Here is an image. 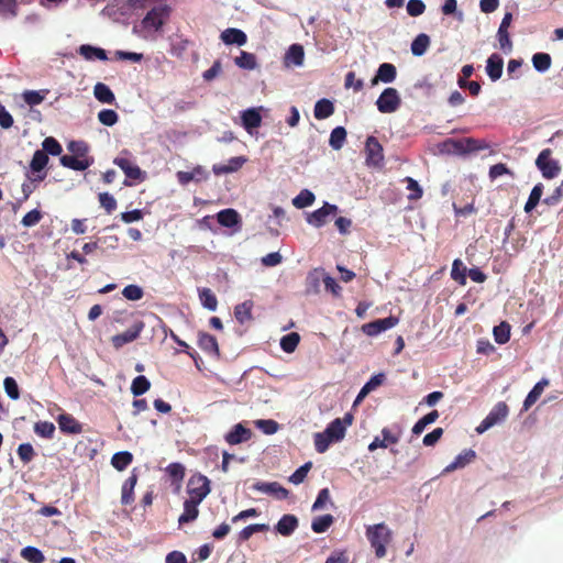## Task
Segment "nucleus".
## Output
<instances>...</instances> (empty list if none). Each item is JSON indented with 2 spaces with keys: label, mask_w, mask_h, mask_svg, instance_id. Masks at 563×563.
<instances>
[{
  "label": "nucleus",
  "mask_w": 563,
  "mask_h": 563,
  "mask_svg": "<svg viewBox=\"0 0 563 563\" xmlns=\"http://www.w3.org/2000/svg\"><path fill=\"white\" fill-rule=\"evenodd\" d=\"M366 537L375 551L376 558H384L387 553L386 548L391 542L393 538L390 529L384 522L368 526Z\"/></svg>",
  "instance_id": "obj_1"
},
{
  "label": "nucleus",
  "mask_w": 563,
  "mask_h": 563,
  "mask_svg": "<svg viewBox=\"0 0 563 563\" xmlns=\"http://www.w3.org/2000/svg\"><path fill=\"white\" fill-rule=\"evenodd\" d=\"M210 490V481L207 476L202 474H195L189 478L187 484L189 499H195L201 503L209 495Z\"/></svg>",
  "instance_id": "obj_2"
},
{
  "label": "nucleus",
  "mask_w": 563,
  "mask_h": 563,
  "mask_svg": "<svg viewBox=\"0 0 563 563\" xmlns=\"http://www.w3.org/2000/svg\"><path fill=\"white\" fill-rule=\"evenodd\" d=\"M552 151L544 148L536 159V165L547 179L555 178L561 173V166L558 161L551 158Z\"/></svg>",
  "instance_id": "obj_3"
},
{
  "label": "nucleus",
  "mask_w": 563,
  "mask_h": 563,
  "mask_svg": "<svg viewBox=\"0 0 563 563\" xmlns=\"http://www.w3.org/2000/svg\"><path fill=\"white\" fill-rule=\"evenodd\" d=\"M509 413V408L506 402H497L485 419L476 427V432L482 434L495 424L504 421Z\"/></svg>",
  "instance_id": "obj_4"
},
{
  "label": "nucleus",
  "mask_w": 563,
  "mask_h": 563,
  "mask_svg": "<svg viewBox=\"0 0 563 563\" xmlns=\"http://www.w3.org/2000/svg\"><path fill=\"white\" fill-rule=\"evenodd\" d=\"M401 104V98L396 88L388 87L384 89L378 99L376 106L382 113H393L398 110Z\"/></svg>",
  "instance_id": "obj_5"
},
{
  "label": "nucleus",
  "mask_w": 563,
  "mask_h": 563,
  "mask_svg": "<svg viewBox=\"0 0 563 563\" xmlns=\"http://www.w3.org/2000/svg\"><path fill=\"white\" fill-rule=\"evenodd\" d=\"M128 155L129 152L123 151L121 156L114 158L113 163L122 169L128 178L135 181H143L145 178L144 173Z\"/></svg>",
  "instance_id": "obj_6"
},
{
  "label": "nucleus",
  "mask_w": 563,
  "mask_h": 563,
  "mask_svg": "<svg viewBox=\"0 0 563 563\" xmlns=\"http://www.w3.org/2000/svg\"><path fill=\"white\" fill-rule=\"evenodd\" d=\"M365 162L367 166L378 167L384 162V150L375 136H368L365 142Z\"/></svg>",
  "instance_id": "obj_7"
},
{
  "label": "nucleus",
  "mask_w": 563,
  "mask_h": 563,
  "mask_svg": "<svg viewBox=\"0 0 563 563\" xmlns=\"http://www.w3.org/2000/svg\"><path fill=\"white\" fill-rule=\"evenodd\" d=\"M169 13L170 8L166 4L154 7L146 13L142 23L144 27H153L155 31H158L168 19Z\"/></svg>",
  "instance_id": "obj_8"
},
{
  "label": "nucleus",
  "mask_w": 563,
  "mask_h": 563,
  "mask_svg": "<svg viewBox=\"0 0 563 563\" xmlns=\"http://www.w3.org/2000/svg\"><path fill=\"white\" fill-rule=\"evenodd\" d=\"M352 422L353 416L351 413H346L343 419L336 418L325 428V435L331 438L334 442H339L344 439L346 428L351 426Z\"/></svg>",
  "instance_id": "obj_9"
},
{
  "label": "nucleus",
  "mask_w": 563,
  "mask_h": 563,
  "mask_svg": "<svg viewBox=\"0 0 563 563\" xmlns=\"http://www.w3.org/2000/svg\"><path fill=\"white\" fill-rule=\"evenodd\" d=\"M398 318L394 316H389L384 319H377L372 322L365 323L362 325V331L368 336H375L379 333L394 328L398 324Z\"/></svg>",
  "instance_id": "obj_10"
},
{
  "label": "nucleus",
  "mask_w": 563,
  "mask_h": 563,
  "mask_svg": "<svg viewBox=\"0 0 563 563\" xmlns=\"http://www.w3.org/2000/svg\"><path fill=\"white\" fill-rule=\"evenodd\" d=\"M143 328H144V323L142 321L135 322L126 331L113 335L111 339L112 345L115 349H121L123 345L133 342L134 340H136L140 336Z\"/></svg>",
  "instance_id": "obj_11"
},
{
  "label": "nucleus",
  "mask_w": 563,
  "mask_h": 563,
  "mask_svg": "<svg viewBox=\"0 0 563 563\" xmlns=\"http://www.w3.org/2000/svg\"><path fill=\"white\" fill-rule=\"evenodd\" d=\"M338 211V207L335 205H330L325 202L323 207L310 213L307 218L309 224L320 228L328 222V218L331 214H334Z\"/></svg>",
  "instance_id": "obj_12"
},
{
  "label": "nucleus",
  "mask_w": 563,
  "mask_h": 563,
  "mask_svg": "<svg viewBox=\"0 0 563 563\" xmlns=\"http://www.w3.org/2000/svg\"><path fill=\"white\" fill-rule=\"evenodd\" d=\"M511 21L512 14L510 12H506L497 32L499 46L505 53H509L512 49V43L508 33V27L510 26Z\"/></svg>",
  "instance_id": "obj_13"
},
{
  "label": "nucleus",
  "mask_w": 563,
  "mask_h": 563,
  "mask_svg": "<svg viewBox=\"0 0 563 563\" xmlns=\"http://www.w3.org/2000/svg\"><path fill=\"white\" fill-rule=\"evenodd\" d=\"M261 109L262 108H250L241 112L242 126L250 134H253V131L262 124Z\"/></svg>",
  "instance_id": "obj_14"
},
{
  "label": "nucleus",
  "mask_w": 563,
  "mask_h": 563,
  "mask_svg": "<svg viewBox=\"0 0 563 563\" xmlns=\"http://www.w3.org/2000/svg\"><path fill=\"white\" fill-rule=\"evenodd\" d=\"M253 489L264 494L273 495L277 499H286L289 494V492L277 482H257L253 485Z\"/></svg>",
  "instance_id": "obj_15"
},
{
  "label": "nucleus",
  "mask_w": 563,
  "mask_h": 563,
  "mask_svg": "<svg viewBox=\"0 0 563 563\" xmlns=\"http://www.w3.org/2000/svg\"><path fill=\"white\" fill-rule=\"evenodd\" d=\"M397 76V69L394 64L390 63H383L379 65L376 75L372 78L371 85L375 86L379 81L389 84L393 82L396 79Z\"/></svg>",
  "instance_id": "obj_16"
},
{
  "label": "nucleus",
  "mask_w": 563,
  "mask_h": 563,
  "mask_svg": "<svg viewBox=\"0 0 563 563\" xmlns=\"http://www.w3.org/2000/svg\"><path fill=\"white\" fill-rule=\"evenodd\" d=\"M57 422L63 433L79 434L82 432V424L69 413L59 415Z\"/></svg>",
  "instance_id": "obj_17"
},
{
  "label": "nucleus",
  "mask_w": 563,
  "mask_h": 563,
  "mask_svg": "<svg viewBox=\"0 0 563 563\" xmlns=\"http://www.w3.org/2000/svg\"><path fill=\"white\" fill-rule=\"evenodd\" d=\"M251 437L252 431L245 428L242 423H238L225 434V441L230 445H235L249 441Z\"/></svg>",
  "instance_id": "obj_18"
},
{
  "label": "nucleus",
  "mask_w": 563,
  "mask_h": 563,
  "mask_svg": "<svg viewBox=\"0 0 563 563\" xmlns=\"http://www.w3.org/2000/svg\"><path fill=\"white\" fill-rule=\"evenodd\" d=\"M198 346L209 355L219 356L220 354L219 344L216 336L207 332H199Z\"/></svg>",
  "instance_id": "obj_19"
},
{
  "label": "nucleus",
  "mask_w": 563,
  "mask_h": 563,
  "mask_svg": "<svg viewBox=\"0 0 563 563\" xmlns=\"http://www.w3.org/2000/svg\"><path fill=\"white\" fill-rule=\"evenodd\" d=\"M92 163V158H81L76 155H63L60 157V164L73 170H86Z\"/></svg>",
  "instance_id": "obj_20"
},
{
  "label": "nucleus",
  "mask_w": 563,
  "mask_h": 563,
  "mask_svg": "<svg viewBox=\"0 0 563 563\" xmlns=\"http://www.w3.org/2000/svg\"><path fill=\"white\" fill-rule=\"evenodd\" d=\"M298 518L295 515H284L275 526V530L284 537H289L298 528Z\"/></svg>",
  "instance_id": "obj_21"
},
{
  "label": "nucleus",
  "mask_w": 563,
  "mask_h": 563,
  "mask_svg": "<svg viewBox=\"0 0 563 563\" xmlns=\"http://www.w3.org/2000/svg\"><path fill=\"white\" fill-rule=\"evenodd\" d=\"M137 483V474L135 470L132 471L131 475L124 481L121 489V503L123 505H130L134 501V487Z\"/></svg>",
  "instance_id": "obj_22"
},
{
  "label": "nucleus",
  "mask_w": 563,
  "mask_h": 563,
  "mask_svg": "<svg viewBox=\"0 0 563 563\" xmlns=\"http://www.w3.org/2000/svg\"><path fill=\"white\" fill-rule=\"evenodd\" d=\"M220 37L222 42L227 45L236 44L239 46H242L247 42L246 34L242 30L235 27H229L224 30L221 33Z\"/></svg>",
  "instance_id": "obj_23"
},
{
  "label": "nucleus",
  "mask_w": 563,
  "mask_h": 563,
  "mask_svg": "<svg viewBox=\"0 0 563 563\" xmlns=\"http://www.w3.org/2000/svg\"><path fill=\"white\" fill-rule=\"evenodd\" d=\"M200 501L195 499H186L184 503V512L178 518V523L184 525L188 522H192L198 518L199 515V506Z\"/></svg>",
  "instance_id": "obj_24"
},
{
  "label": "nucleus",
  "mask_w": 563,
  "mask_h": 563,
  "mask_svg": "<svg viewBox=\"0 0 563 563\" xmlns=\"http://www.w3.org/2000/svg\"><path fill=\"white\" fill-rule=\"evenodd\" d=\"M504 60L498 54H493L488 57L486 64V73L488 77L496 81L503 75Z\"/></svg>",
  "instance_id": "obj_25"
},
{
  "label": "nucleus",
  "mask_w": 563,
  "mask_h": 563,
  "mask_svg": "<svg viewBox=\"0 0 563 563\" xmlns=\"http://www.w3.org/2000/svg\"><path fill=\"white\" fill-rule=\"evenodd\" d=\"M383 439L376 437L373 442L368 445V450L371 452L375 451L378 448L386 449L390 444H396L399 441V437L391 433V431L387 428L382 430Z\"/></svg>",
  "instance_id": "obj_26"
},
{
  "label": "nucleus",
  "mask_w": 563,
  "mask_h": 563,
  "mask_svg": "<svg viewBox=\"0 0 563 563\" xmlns=\"http://www.w3.org/2000/svg\"><path fill=\"white\" fill-rule=\"evenodd\" d=\"M547 386H549V380L547 378H542L533 386L523 401L525 411L529 410L530 407H532L538 401Z\"/></svg>",
  "instance_id": "obj_27"
},
{
  "label": "nucleus",
  "mask_w": 563,
  "mask_h": 563,
  "mask_svg": "<svg viewBox=\"0 0 563 563\" xmlns=\"http://www.w3.org/2000/svg\"><path fill=\"white\" fill-rule=\"evenodd\" d=\"M305 59V51L300 44H292L285 54V64L287 66H301Z\"/></svg>",
  "instance_id": "obj_28"
},
{
  "label": "nucleus",
  "mask_w": 563,
  "mask_h": 563,
  "mask_svg": "<svg viewBox=\"0 0 563 563\" xmlns=\"http://www.w3.org/2000/svg\"><path fill=\"white\" fill-rule=\"evenodd\" d=\"M218 222L225 228H233L241 222L240 214L234 209H223L217 214Z\"/></svg>",
  "instance_id": "obj_29"
},
{
  "label": "nucleus",
  "mask_w": 563,
  "mask_h": 563,
  "mask_svg": "<svg viewBox=\"0 0 563 563\" xmlns=\"http://www.w3.org/2000/svg\"><path fill=\"white\" fill-rule=\"evenodd\" d=\"M334 113V104L331 100L322 98L314 104L313 114L317 120H324Z\"/></svg>",
  "instance_id": "obj_30"
},
{
  "label": "nucleus",
  "mask_w": 563,
  "mask_h": 563,
  "mask_svg": "<svg viewBox=\"0 0 563 563\" xmlns=\"http://www.w3.org/2000/svg\"><path fill=\"white\" fill-rule=\"evenodd\" d=\"M476 454L473 450H465L464 452L460 453L452 463H450L445 468L444 472H453L457 468H463L468 463H471L475 459Z\"/></svg>",
  "instance_id": "obj_31"
},
{
  "label": "nucleus",
  "mask_w": 563,
  "mask_h": 563,
  "mask_svg": "<svg viewBox=\"0 0 563 563\" xmlns=\"http://www.w3.org/2000/svg\"><path fill=\"white\" fill-rule=\"evenodd\" d=\"M93 95L96 99L102 103L112 104L115 101V97L112 90L102 82L96 84L93 88Z\"/></svg>",
  "instance_id": "obj_32"
},
{
  "label": "nucleus",
  "mask_w": 563,
  "mask_h": 563,
  "mask_svg": "<svg viewBox=\"0 0 563 563\" xmlns=\"http://www.w3.org/2000/svg\"><path fill=\"white\" fill-rule=\"evenodd\" d=\"M461 141V154H466L471 152H477L481 150H486L488 144L485 141L476 140L473 137H464L460 139Z\"/></svg>",
  "instance_id": "obj_33"
},
{
  "label": "nucleus",
  "mask_w": 563,
  "mask_h": 563,
  "mask_svg": "<svg viewBox=\"0 0 563 563\" xmlns=\"http://www.w3.org/2000/svg\"><path fill=\"white\" fill-rule=\"evenodd\" d=\"M132 453L128 451H121L112 455L111 464L115 470L123 471L132 463Z\"/></svg>",
  "instance_id": "obj_34"
},
{
  "label": "nucleus",
  "mask_w": 563,
  "mask_h": 563,
  "mask_svg": "<svg viewBox=\"0 0 563 563\" xmlns=\"http://www.w3.org/2000/svg\"><path fill=\"white\" fill-rule=\"evenodd\" d=\"M252 308H253V302L251 300H246V301L238 305L234 309L235 319L241 324L251 320L252 319Z\"/></svg>",
  "instance_id": "obj_35"
},
{
  "label": "nucleus",
  "mask_w": 563,
  "mask_h": 563,
  "mask_svg": "<svg viewBox=\"0 0 563 563\" xmlns=\"http://www.w3.org/2000/svg\"><path fill=\"white\" fill-rule=\"evenodd\" d=\"M234 62L236 66L247 70H252L257 66L256 56L245 51H242Z\"/></svg>",
  "instance_id": "obj_36"
},
{
  "label": "nucleus",
  "mask_w": 563,
  "mask_h": 563,
  "mask_svg": "<svg viewBox=\"0 0 563 563\" xmlns=\"http://www.w3.org/2000/svg\"><path fill=\"white\" fill-rule=\"evenodd\" d=\"M333 521L334 518L330 514L316 517L312 520L311 529L316 533H323L332 526Z\"/></svg>",
  "instance_id": "obj_37"
},
{
  "label": "nucleus",
  "mask_w": 563,
  "mask_h": 563,
  "mask_svg": "<svg viewBox=\"0 0 563 563\" xmlns=\"http://www.w3.org/2000/svg\"><path fill=\"white\" fill-rule=\"evenodd\" d=\"M542 194H543V185L541 183H539L532 188V190L529 195V198L525 205V211L527 213L531 212L538 206V203L541 200Z\"/></svg>",
  "instance_id": "obj_38"
},
{
  "label": "nucleus",
  "mask_w": 563,
  "mask_h": 563,
  "mask_svg": "<svg viewBox=\"0 0 563 563\" xmlns=\"http://www.w3.org/2000/svg\"><path fill=\"white\" fill-rule=\"evenodd\" d=\"M430 45V37L421 33L411 43V52L415 56H421L426 53Z\"/></svg>",
  "instance_id": "obj_39"
},
{
  "label": "nucleus",
  "mask_w": 563,
  "mask_h": 563,
  "mask_svg": "<svg viewBox=\"0 0 563 563\" xmlns=\"http://www.w3.org/2000/svg\"><path fill=\"white\" fill-rule=\"evenodd\" d=\"M552 64V58L548 53H536L532 56V65L537 71H547Z\"/></svg>",
  "instance_id": "obj_40"
},
{
  "label": "nucleus",
  "mask_w": 563,
  "mask_h": 563,
  "mask_svg": "<svg viewBox=\"0 0 563 563\" xmlns=\"http://www.w3.org/2000/svg\"><path fill=\"white\" fill-rule=\"evenodd\" d=\"M199 298L205 308L210 311H216L218 307V300L216 295L210 288H202L199 290Z\"/></svg>",
  "instance_id": "obj_41"
},
{
  "label": "nucleus",
  "mask_w": 563,
  "mask_h": 563,
  "mask_svg": "<svg viewBox=\"0 0 563 563\" xmlns=\"http://www.w3.org/2000/svg\"><path fill=\"white\" fill-rule=\"evenodd\" d=\"M47 93H48L47 89L40 90V91H36V90H25L22 93V98H23V100H24V102L26 104H29L30 107H34V106H37V104L42 103L43 100L45 99V96Z\"/></svg>",
  "instance_id": "obj_42"
},
{
  "label": "nucleus",
  "mask_w": 563,
  "mask_h": 563,
  "mask_svg": "<svg viewBox=\"0 0 563 563\" xmlns=\"http://www.w3.org/2000/svg\"><path fill=\"white\" fill-rule=\"evenodd\" d=\"M439 418V412L438 410H432L431 412L427 413L426 416H423L422 418H420L416 423L415 426L412 427V433L413 434H420L423 432V430L426 429V427L428 424H431L433 422H435Z\"/></svg>",
  "instance_id": "obj_43"
},
{
  "label": "nucleus",
  "mask_w": 563,
  "mask_h": 563,
  "mask_svg": "<svg viewBox=\"0 0 563 563\" xmlns=\"http://www.w3.org/2000/svg\"><path fill=\"white\" fill-rule=\"evenodd\" d=\"M21 556L30 563H43L45 561L43 552L31 545L21 550Z\"/></svg>",
  "instance_id": "obj_44"
},
{
  "label": "nucleus",
  "mask_w": 563,
  "mask_h": 563,
  "mask_svg": "<svg viewBox=\"0 0 563 563\" xmlns=\"http://www.w3.org/2000/svg\"><path fill=\"white\" fill-rule=\"evenodd\" d=\"M151 388V382L143 375L136 376L131 384V393L139 397Z\"/></svg>",
  "instance_id": "obj_45"
},
{
  "label": "nucleus",
  "mask_w": 563,
  "mask_h": 563,
  "mask_svg": "<svg viewBox=\"0 0 563 563\" xmlns=\"http://www.w3.org/2000/svg\"><path fill=\"white\" fill-rule=\"evenodd\" d=\"M300 342V335L297 332H291L280 339V347L286 353H292Z\"/></svg>",
  "instance_id": "obj_46"
},
{
  "label": "nucleus",
  "mask_w": 563,
  "mask_h": 563,
  "mask_svg": "<svg viewBox=\"0 0 563 563\" xmlns=\"http://www.w3.org/2000/svg\"><path fill=\"white\" fill-rule=\"evenodd\" d=\"M346 139V130L343 126H336L332 130L329 144L333 150H340Z\"/></svg>",
  "instance_id": "obj_47"
},
{
  "label": "nucleus",
  "mask_w": 563,
  "mask_h": 563,
  "mask_svg": "<svg viewBox=\"0 0 563 563\" xmlns=\"http://www.w3.org/2000/svg\"><path fill=\"white\" fill-rule=\"evenodd\" d=\"M451 277L453 280L457 282L461 286L466 285V267L463 265L462 261L456 258L452 264Z\"/></svg>",
  "instance_id": "obj_48"
},
{
  "label": "nucleus",
  "mask_w": 563,
  "mask_h": 563,
  "mask_svg": "<svg viewBox=\"0 0 563 563\" xmlns=\"http://www.w3.org/2000/svg\"><path fill=\"white\" fill-rule=\"evenodd\" d=\"M79 53L87 59L98 58L100 60L108 59L107 53L104 49L99 47H93L90 45H81L79 48Z\"/></svg>",
  "instance_id": "obj_49"
},
{
  "label": "nucleus",
  "mask_w": 563,
  "mask_h": 563,
  "mask_svg": "<svg viewBox=\"0 0 563 563\" xmlns=\"http://www.w3.org/2000/svg\"><path fill=\"white\" fill-rule=\"evenodd\" d=\"M48 163V156L43 151H35L33 154L32 161L30 163V168L33 173L42 172Z\"/></svg>",
  "instance_id": "obj_50"
},
{
  "label": "nucleus",
  "mask_w": 563,
  "mask_h": 563,
  "mask_svg": "<svg viewBox=\"0 0 563 563\" xmlns=\"http://www.w3.org/2000/svg\"><path fill=\"white\" fill-rule=\"evenodd\" d=\"M493 334L498 344H505L510 339V325L507 322H501L494 328Z\"/></svg>",
  "instance_id": "obj_51"
},
{
  "label": "nucleus",
  "mask_w": 563,
  "mask_h": 563,
  "mask_svg": "<svg viewBox=\"0 0 563 563\" xmlns=\"http://www.w3.org/2000/svg\"><path fill=\"white\" fill-rule=\"evenodd\" d=\"M313 201H314V195L308 189H302L299 192V195H297L292 199V205L298 209H302V208H306V207L312 205Z\"/></svg>",
  "instance_id": "obj_52"
},
{
  "label": "nucleus",
  "mask_w": 563,
  "mask_h": 563,
  "mask_svg": "<svg viewBox=\"0 0 563 563\" xmlns=\"http://www.w3.org/2000/svg\"><path fill=\"white\" fill-rule=\"evenodd\" d=\"M269 529L268 525L266 523H253L249 525L247 527L243 528L240 533L239 538L242 541H247L254 533L256 532H265Z\"/></svg>",
  "instance_id": "obj_53"
},
{
  "label": "nucleus",
  "mask_w": 563,
  "mask_h": 563,
  "mask_svg": "<svg viewBox=\"0 0 563 563\" xmlns=\"http://www.w3.org/2000/svg\"><path fill=\"white\" fill-rule=\"evenodd\" d=\"M34 432L45 439H52L55 432V426L49 421H38L34 424Z\"/></svg>",
  "instance_id": "obj_54"
},
{
  "label": "nucleus",
  "mask_w": 563,
  "mask_h": 563,
  "mask_svg": "<svg viewBox=\"0 0 563 563\" xmlns=\"http://www.w3.org/2000/svg\"><path fill=\"white\" fill-rule=\"evenodd\" d=\"M42 147L43 148L41 151H43L46 154H51L53 156H58L63 152V148H62V145L59 144V142L52 136L44 139V141L42 143Z\"/></svg>",
  "instance_id": "obj_55"
},
{
  "label": "nucleus",
  "mask_w": 563,
  "mask_h": 563,
  "mask_svg": "<svg viewBox=\"0 0 563 563\" xmlns=\"http://www.w3.org/2000/svg\"><path fill=\"white\" fill-rule=\"evenodd\" d=\"M98 200L108 214H111L117 209V200L109 192H100L98 195Z\"/></svg>",
  "instance_id": "obj_56"
},
{
  "label": "nucleus",
  "mask_w": 563,
  "mask_h": 563,
  "mask_svg": "<svg viewBox=\"0 0 563 563\" xmlns=\"http://www.w3.org/2000/svg\"><path fill=\"white\" fill-rule=\"evenodd\" d=\"M67 148L73 155L81 158H88L87 153L89 146L85 141H71L68 143Z\"/></svg>",
  "instance_id": "obj_57"
},
{
  "label": "nucleus",
  "mask_w": 563,
  "mask_h": 563,
  "mask_svg": "<svg viewBox=\"0 0 563 563\" xmlns=\"http://www.w3.org/2000/svg\"><path fill=\"white\" fill-rule=\"evenodd\" d=\"M314 448L318 453H324L334 441L325 435V432H318L313 437Z\"/></svg>",
  "instance_id": "obj_58"
},
{
  "label": "nucleus",
  "mask_w": 563,
  "mask_h": 563,
  "mask_svg": "<svg viewBox=\"0 0 563 563\" xmlns=\"http://www.w3.org/2000/svg\"><path fill=\"white\" fill-rule=\"evenodd\" d=\"M311 466H312L311 462H307L303 465H301L299 468H297L290 475L289 482L295 484V485L301 484L305 481V478L307 477L308 472L310 471Z\"/></svg>",
  "instance_id": "obj_59"
},
{
  "label": "nucleus",
  "mask_w": 563,
  "mask_h": 563,
  "mask_svg": "<svg viewBox=\"0 0 563 563\" xmlns=\"http://www.w3.org/2000/svg\"><path fill=\"white\" fill-rule=\"evenodd\" d=\"M122 295L128 300L137 301L143 298L144 291L137 285H128L123 288Z\"/></svg>",
  "instance_id": "obj_60"
},
{
  "label": "nucleus",
  "mask_w": 563,
  "mask_h": 563,
  "mask_svg": "<svg viewBox=\"0 0 563 563\" xmlns=\"http://www.w3.org/2000/svg\"><path fill=\"white\" fill-rule=\"evenodd\" d=\"M404 181L407 183V189L410 191L408 195L409 200H418L422 197V188L418 184V181L411 177H406Z\"/></svg>",
  "instance_id": "obj_61"
},
{
  "label": "nucleus",
  "mask_w": 563,
  "mask_h": 563,
  "mask_svg": "<svg viewBox=\"0 0 563 563\" xmlns=\"http://www.w3.org/2000/svg\"><path fill=\"white\" fill-rule=\"evenodd\" d=\"M98 119L103 125L112 126L118 122L119 115L114 110L103 109L98 113Z\"/></svg>",
  "instance_id": "obj_62"
},
{
  "label": "nucleus",
  "mask_w": 563,
  "mask_h": 563,
  "mask_svg": "<svg viewBox=\"0 0 563 563\" xmlns=\"http://www.w3.org/2000/svg\"><path fill=\"white\" fill-rule=\"evenodd\" d=\"M3 387L7 395L12 399L16 400L20 397V390L16 380L13 377H5L3 380Z\"/></svg>",
  "instance_id": "obj_63"
},
{
  "label": "nucleus",
  "mask_w": 563,
  "mask_h": 563,
  "mask_svg": "<svg viewBox=\"0 0 563 563\" xmlns=\"http://www.w3.org/2000/svg\"><path fill=\"white\" fill-rule=\"evenodd\" d=\"M18 455L23 463H30L34 456L35 451L30 443H22L18 448Z\"/></svg>",
  "instance_id": "obj_64"
}]
</instances>
